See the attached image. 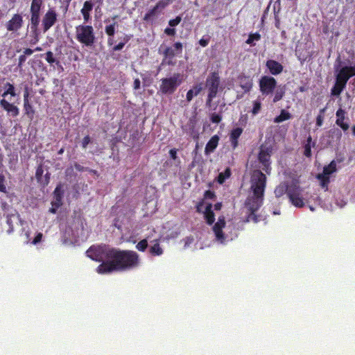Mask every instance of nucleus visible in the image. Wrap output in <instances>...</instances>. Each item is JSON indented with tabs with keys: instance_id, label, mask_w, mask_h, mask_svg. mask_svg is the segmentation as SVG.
I'll return each mask as SVG.
<instances>
[{
	"instance_id": "48",
	"label": "nucleus",
	"mask_w": 355,
	"mask_h": 355,
	"mask_svg": "<svg viewBox=\"0 0 355 355\" xmlns=\"http://www.w3.org/2000/svg\"><path fill=\"white\" fill-rule=\"evenodd\" d=\"M46 60L51 64L56 62L55 58L53 57V53L51 51H49L46 53Z\"/></svg>"
},
{
	"instance_id": "30",
	"label": "nucleus",
	"mask_w": 355,
	"mask_h": 355,
	"mask_svg": "<svg viewBox=\"0 0 355 355\" xmlns=\"http://www.w3.org/2000/svg\"><path fill=\"white\" fill-rule=\"evenodd\" d=\"M131 37H132L131 35L124 34L123 37H122L121 38V41L119 42V44H117L116 45L113 44L112 46V51H119L122 50L123 49L124 46L125 45V44L130 41Z\"/></svg>"
},
{
	"instance_id": "28",
	"label": "nucleus",
	"mask_w": 355,
	"mask_h": 355,
	"mask_svg": "<svg viewBox=\"0 0 355 355\" xmlns=\"http://www.w3.org/2000/svg\"><path fill=\"white\" fill-rule=\"evenodd\" d=\"M204 216L206 220V223L211 225L215 221V214L212 210V205L208 204L205 207V211H204Z\"/></svg>"
},
{
	"instance_id": "60",
	"label": "nucleus",
	"mask_w": 355,
	"mask_h": 355,
	"mask_svg": "<svg viewBox=\"0 0 355 355\" xmlns=\"http://www.w3.org/2000/svg\"><path fill=\"white\" fill-rule=\"evenodd\" d=\"M31 40L30 41L31 44H37L40 40V35H31Z\"/></svg>"
},
{
	"instance_id": "50",
	"label": "nucleus",
	"mask_w": 355,
	"mask_h": 355,
	"mask_svg": "<svg viewBox=\"0 0 355 355\" xmlns=\"http://www.w3.org/2000/svg\"><path fill=\"white\" fill-rule=\"evenodd\" d=\"M0 192L6 193L5 177L2 173H0Z\"/></svg>"
},
{
	"instance_id": "44",
	"label": "nucleus",
	"mask_w": 355,
	"mask_h": 355,
	"mask_svg": "<svg viewBox=\"0 0 355 355\" xmlns=\"http://www.w3.org/2000/svg\"><path fill=\"white\" fill-rule=\"evenodd\" d=\"M285 94V90L283 88H280L276 90L275 96L273 98V102L276 103L280 101Z\"/></svg>"
},
{
	"instance_id": "7",
	"label": "nucleus",
	"mask_w": 355,
	"mask_h": 355,
	"mask_svg": "<svg viewBox=\"0 0 355 355\" xmlns=\"http://www.w3.org/2000/svg\"><path fill=\"white\" fill-rule=\"evenodd\" d=\"M263 197H259L257 196H252L248 197L245 201V206L248 207L249 214L247 217V221L253 220L257 223L258 221L256 212L261 207L263 204Z\"/></svg>"
},
{
	"instance_id": "64",
	"label": "nucleus",
	"mask_w": 355,
	"mask_h": 355,
	"mask_svg": "<svg viewBox=\"0 0 355 355\" xmlns=\"http://www.w3.org/2000/svg\"><path fill=\"white\" fill-rule=\"evenodd\" d=\"M49 180H50V173H46L44 176V182H42V184L44 186L48 185V184L49 183Z\"/></svg>"
},
{
	"instance_id": "52",
	"label": "nucleus",
	"mask_w": 355,
	"mask_h": 355,
	"mask_svg": "<svg viewBox=\"0 0 355 355\" xmlns=\"http://www.w3.org/2000/svg\"><path fill=\"white\" fill-rule=\"evenodd\" d=\"M91 142V138L89 135L85 136L82 141V147L86 148L87 145Z\"/></svg>"
},
{
	"instance_id": "51",
	"label": "nucleus",
	"mask_w": 355,
	"mask_h": 355,
	"mask_svg": "<svg viewBox=\"0 0 355 355\" xmlns=\"http://www.w3.org/2000/svg\"><path fill=\"white\" fill-rule=\"evenodd\" d=\"M182 20L180 16H177L175 19H171L168 21V24L170 26L174 27L178 26Z\"/></svg>"
},
{
	"instance_id": "12",
	"label": "nucleus",
	"mask_w": 355,
	"mask_h": 355,
	"mask_svg": "<svg viewBox=\"0 0 355 355\" xmlns=\"http://www.w3.org/2000/svg\"><path fill=\"white\" fill-rule=\"evenodd\" d=\"M167 5L164 0H160L153 8L149 10L144 15V21L153 24L157 15L161 12Z\"/></svg>"
},
{
	"instance_id": "17",
	"label": "nucleus",
	"mask_w": 355,
	"mask_h": 355,
	"mask_svg": "<svg viewBox=\"0 0 355 355\" xmlns=\"http://www.w3.org/2000/svg\"><path fill=\"white\" fill-rule=\"evenodd\" d=\"M0 105L12 117H16L19 114V108L14 104L7 101L5 98L0 101Z\"/></svg>"
},
{
	"instance_id": "47",
	"label": "nucleus",
	"mask_w": 355,
	"mask_h": 355,
	"mask_svg": "<svg viewBox=\"0 0 355 355\" xmlns=\"http://www.w3.org/2000/svg\"><path fill=\"white\" fill-rule=\"evenodd\" d=\"M31 35H40L38 24L30 23Z\"/></svg>"
},
{
	"instance_id": "40",
	"label": "nucleus",
	"mask_w": 355,
	"mask_h": 355,
	"mask_svg": "<svg viewBox=\"0 0 355 355\" xmlns=\"http://www.w3.org/2000/svg\"><path fill=\"white\" fill-rule=\"evenodd\" d=\"M231 175V171L229 168H226L224 172L220 173L218 176V182L223 184L225 180Z\"/></svg>"
},
{
	"instance_id": "43",
	"label": "nucleus",
	"mask_w": 355,
	"mask_h": 355,
	"mask_svg": "<svg viewBox=\"0 0 355 355\" xmlns=\"http://www.w3.org/2000/svg\"><path fill=\"white\" fill-rule=\"evenodd\" d=\"M223 119L221 113L214 112L210 114V121L213 123H219Z\"/></svg>"
},
{
	"instance_id": "15",
	"label": "nucleus",
	"mask_w": 355,
	"mask_h": 355,
	"mask_svg": "<svg viewBox=\"0 0 355 355\" xmlns=\"http://www.w3.org/2000/svg\"><path fill=\"white\" fill-rule=\"evenodd\" d=\"M225 220L224 216L219 217L218 221L213 226V231L216 236V239L220 243H223L225 240V237L223 232V229L225 227Z\"/></svg>"
},
{
	"instance_id": "35",
	"label": "nucleus",
	"mask_w": 355,
	"mask_h": 355,
	"mask_svg": "<svg viewBox=\"0 0 355 355\" xmlns=\"http://www.w3.org/2000/svg\"><path fill=\"white\" fill-rule=\"evenodd\" d=\"M40 12H41V10H30V13H31L30 23L40 24Z\"/></svg>"
},
{
	"instance_id": "46",
	"label": "nucleus",
	"mask_w": 355,
	"mask_h": 355,
	"mask_svg": "<svg viewBox=\"0 0 355 355\" xmlns=\"http://www.w3.org/2000/svg\"><path fill=\"white\" fill-rule=\"evenodd\" d=\"M261 108V101H258V100L254 101L253 102V108L252 110V114H254V115L257 114L260 112Z\"/></svg>"
},
{
	"instance_id": "25",
	"label": "nucleus",
	"mask_w": 355,
	"mask_h": 355,
	"mask_svg": "<svg viewBox=\"0 0 355 355\" xmlns=\"http://www.w3.org/2000/svg\"><path fill=\"white\" fill-rule=\"evenodd\" d=\"M203 89L202 83H196L193 86V88L189 89L186 94V99L188 102L192 101L195 96H198Z\"/></svg>"
},
{
	"instance_id": "34",
	"label": "nucleus",
	"mask_w": 355,
	"mask_h": 355,
	"mask_svg": "<svg viewBox=\"0 0 355 355\" xmlns=\"http://www.w3.org/2000/svg\"><path fill=\"white\" fill-rule=\"evenodd\" d=\"M317 179L320 180V186L322 188L327 189L328 185L330 182V178L329 176L326 175L323 173H319L316 176Z\"/></svg>"
},
{
	"instance_id": "59",
	"label": "nucleus",
	"mask_w": 355,
	"mask_h": 355,
	"mask_svg": "<svg viewBox=\"0 0 355 355\" xmlns=\"http://www.w3.org/2000/svg\"><path fill=\"white\" fill-rule=\"evenodd\" d=\"M324 116L322 115H318L316 117V125L320 127L323 123Z\"/></svg>"
},
{
	"instance_id": "4",
	"label": "nucleus",
	"mask_w": 355,
	"mask_h": 355,
	"mask_svg": "<svg viewBox=\"0 0 355 355\" xmlns=\"http://www.w3.org/2000/svg\"><path fill=\"white\" fill-rule=\"evenodd\" d=\"M266 176L260 170H254L251 176L250 189L254 196L263 197L266 187Z\"/></svg>"
},
{
	"instance_id": "13",
	"label": "nucleus",
	"mask_w": 355,
	"mask_h": 355,
	"mask_svg": "<svg viewBox=\"0 0 355 355\" xmlns=\"http://www.w3.org/2000/svg\"><path fill=\"white\" fill-rule=\"evenodd\" d=\"M336 71V78L347 84L350 78L355 76V65L344 66Z\"/></svg>"
},
{
	"instance_id": "6",
	"label": "nucleus",
	"mask_w": 355,
	"mask_h": 355,
	"mask_svg": "<svg viewBox=\"0 0 355 355\" xmlns=\"http://www.w3.org/2000/svg\"><path fill=\"white\" fill-rule=\"evenodd\" d=\"M182 82V75L175 73L173 76L161 80L159 91L163 94H172Z\"/></svg>"
},
{
	"instance_id": "57",
	"label": "nucleus",
	"mask_w": 355,
	"mask_h": 355,
	"mask_svg": "<svg viewBox=\"0 0 355 355\" xmlns=\"http://www.w3.org/2000/svg\"><path fill=\"white\" fill-rule=\"evenodd\" d=\"M209 42V38L205 39L204 37H202L199 40V44L202 47L207 46L208 45Z\"/></svg>"
},
{
	"instance_id": "38",
	"label": "nucleus",
	"mask_w": 355,
	"mask_h": 355,
	"mask_svg": "<svg viewBox=\"0 0 355 355\" xmlns=\"http://www.w3.org/2000/svg\"><path fill=\"white\" fill-rule=\"evenodd\" d=\"M150 253L153 256H159L162 254L163 250L160 247L159 243L157 241H156V243L150 247Z\"/></svg>"
},
{
	"instance_id": "8",
	"label": "nucleus",
	"mask_w": 355,
	"mask_h": 355,
	"mask_svg": "<svg viewBox=\"0 0 355 355\" xmlns=\"http://www.w3.org/2000/svg\"><path fill=\"white\" fill-rule=\"evenodd\" d=\"M302 189L297 184L292 183L288 192V198L291 203L297 207L304 206V199L301 197Z\"/></svg>"
},
{
	"instance_id": "42",
	"label": "nucleus",
	"mask_w": 355,
	"mask_h": 355,
	"mask_svg": "<svg viewBox=\"0 0 355 355\" xmlns=\"http://www.w3.org/2000/svg\"><path fill=\"white\" fill-rule=\"evenodd\" d=\"M43 5V0H31L30 10H41Z\"/></svg>"
},
{
	"instance_id": "36",
	"label": "nucleus",
	"mask_w": 355,
	"mask_h": 355,
	"mask_svg": "<svg viewBox=\"0 0 355 355\" xmlns=\"http://www.w3.org/2000/svg\"><path fill=\"white\" fill-rule=\"evenodd\" d=\"M261 40V35L259 33H250L248 38L245 41V43L250 45L251 46H255L254 41H259Z\"/></svg>"
},
{
	"instance_id": "11",
	"label": "nucleus",
	"mask_w": 355,
	"mask_h": 355,
	"mask_svg": "<svg viewBox=\"0 0 355 355\" xmlns=\"http://www.w3.org/2000/svg\"><path fill=\"white\" fill-rule=\"evenodd\" d=\"M58 15L53 8H49L43 16L42 26L43 33L47 32L57 21Z\"/></svg>"
},
{
	"instance_id": "63",
	"label": "nucleus",
	"mask_w": 355,
	"mask_h": 355,
	"mask_svg": "<svg viewBox=\"0 0 355 355\" xmlns=\"http://www.w3.org/2000/svg\"><path fill=\"white\" fill-rule=\"evenodd\" d=\"M26 102H29V92L27 89H26L24 93V103Z\"/></svg>"
},
{
	"instance_id": "2",
	"label": "nucleus",
	"mask_w": 355,
	"mask_h": 355,
	"mask_svg": "<svg viewBox=\"0 0 355 355\" xmlns=\"http://www.w3.org/2000/svg\"><path fill=\"white\" fill-rule=\"evenodd\" d=\"M113 249L105 244L92 245L86 251V255L92 260L103 263L110 260Z\"/></svg>"
},
{
	"instance_id": "14",
	"label": "nucleus",
	"mask_w": 355,
	"mask_h": 355,
	"mask_svg": "<svg viewBox=\"0 0 355 355\" xmlns=\"http://www.w3.org/2000/svg\"><path fill=\"white\" fill-rule=\"evenodd\" d=\"M23 17L21 14H14L12 18L6 24V28L8 31L17 32L23 26Z\"/></svg>"
},
{
	"instance_id": "21",
	"label": "nucleus",
	"mask_w": 355,
	"mask_h": 355,
	"mask_svg": "<svg viewBox=\"0 0 355 355\" xmlns=\"http://www.w3.org/2000/svg\"><path fill=\"white\" fill-rule=\"evenodd\" d=\"M175 55L177 54L172 47H166L163 51L164 58L162 60V64L173 65L174 64L173 60L174 59Z\"/></svg>"
},
{
	"instance_id": "10",
	"label": "nucleus",
	"mask_w": 355,
	"mask_h": 355,
	"mask_svg": "<svg viewBox=\"0 0 355 355\" xmlns=\"http://www.w3.org/2000/svg\"><path fill=\"white\" fill-rule=\"evenodd\" d=\"M276 85L277 81L273 77L263 76L259 80V88L263 94L268 95L272 93Z\"/></svg>"
},
{
	"instance_id": "39",
	"label": "nucleus",
	"mask_w": 355,
	"mask_h": 355,
	"mask_svg": "<svg viewBox=\"0 0 355 355\" xmlns=\"http://www.w3.org/2000/svg\"><path fill=\"white\" fill-rule=\"evenodd\" d=\"M311 142H312V138L311 136H309L306 139V143L304 145V155L306 157H310L311 156Z\"/></svg>"
},
{
	"instance_id": "19",
	"label": "nucleus",
	"mask_w": 355,
	"mask_h": 355,
	"mask_svg": "<svg viewBox=\"0 0 355 355\" xmlns=\"http://www.w3.org/2000/svg\"><path fill=\"white\" fill-rule=\"evenodd\" d=\"M266 66L270 71V73L275 76L280 74L284 69L283 65L274 60H267Z\"/></svg>"
},
{
	"instance_id": "58",
	"label": "nucleus",
	"mask_w": 355,
	"mask_h": 355,
	"mask_svg": "<svg viewBox=\"0 0 355 355\" xmlns=\"http://www.w3.org/2000/svg\"><path fill=\"white\" fill-rule=\"evenodd\" d=\"M177 151L176 148H172L169 150V155L171 159H177Z\"/></svg>"
},
{
	"instance_id": "54",
	"label": "nucleus",
	"mask_w": 355,
	"mask_h": 355,
	"mask_svg": "<svg viewBox=\"0 0 355 355\" xmlns=\"http://www.w3.org/2000/svg\"><path fill=\"white\" fill-rule=\"evenodd\" d=\"M204 196L205 198L214 199L215 197V194H214V192H213L210 190H207L205 192Z\"/></svg>"
},
{
	"instance_id": "31",
	"label": "nucleus",
	"mask_w": 355,
	"mask_h": 355,
	"mask_svg": "<svg viewBox=\"0 0 355 355\" xmlns=\"http://www.w3.org/2000/svg\"><path fill=\"white\" fill-rule=\"evenodd\" d=\"M3 87L5 89V91L1 95L2 97L5 98L8 95H10L11 96L13 97L16 96L15 88L13 84L7 82L4 85Z\"/></svg>"
},
{
	"instance_id": "18",
	"label": "nucleus",
	"mask_w": 355,
	"mask_h": 355,
	"mask_svg": "<svg viewBox=\"0 0 355 355\" xmlns=\"http://www.w3.org/2000/svg\"><path fill=\"white\" fill-rule=\"evenodd\" d=\"M243 132V129L240 127L232 129L230 133V141L233 150H235L239 146V139Z\"/></svg>"
},
{
	"instance_id": "53",
	"label": "nucleus",
	"mask_w": 355,
	"mask_h": 355,
	"mask_svg": "<svg viewBox=\"0 0 355 355\" xmlns=\"http://www.w3.org/2000/svg\"><path fill=\"white\" fill-rule=\"evenodd\" d=\"M42 236L43 234L41 232L37 233L32 241L33 244L36 245L42 241Z\"/></svg>"
},
{
	"instance_id": "62",
	"label": "nucleus",
	"mask_w": 355,
	"mask_h": 355,
	"mask_svg": "<svg viewBox=\"0 0 355 355\" xmlns=\"http://www.w3.org/2000/svg\"><path fill=\"white\" fill-rule=\"evenodd\" d=\"M74 167L78 171H80V172H83V171H85V168L78 163H75Z\"/></svg>"
},
{
	"instance_id": "49",
	"label": "nucleus",
	"mask_w": 355,
	"mask_h": 355,
	"mask_svg": "<svg viewBox=\"0 0 355 355\" xmlns=\"http://www.w3.org/2000/svg\"><path fill=\"white\" fill-rule=\"evenodd\" d=\"M182 44L180 42H177L173 44V49L177 55L182 54Z\"/></svg>"
},
{
	"instance_id": "26",
	"label": "nucleus",
	"mask_w": 355,
	"mask_h": 355,
	"mask_svg": "<svg viewBox=\"0 0 355 355\" xmlns=\"http://www.w3.org/2000/svg\"><path fill=\"white\" fill-rule=\"evenodd\" d=\"M241 87L245 92H248L251 90L253 83L252 80L250 76H240L239 77Z\"/></svg>"
},
{
	"instance_id": "27",
	"label": "nucleus",
	"mask_w": 355,
	"mask_h": 355,
	"mask_svg": "<svg viewBox=\"0 0 355 355\" xmlns=\"http://www.w3.org/2000/svg\"><path fill=\"white\" fill-rule=\"evenodd\" d=\"M347 84L336 78L334 85L331 89V94L334 96H338L346 87Z\"/></svg>"
},
{
	"instance_id": "33",
	"label": "nucleus",
	"mask_w": 355,
	"mask_h": 355,
	"mask_svg": "<svg viewBox=\"0 0 355 355\" xmlns=\"http://www.w3.org/2000/svg\"><path fill=\"white\" fill-rule=\"evenodd\" d=\"M291 117L292 116L288 112L286 111L285 110H282L280 114L274 119V122L276 123H279L282 121L290 119Z\"/></svg>"
},
{
	"instance_id": "45",
	"label": "nucleus",
	"mask_w": 355,
	"mask_h": 355,
	"mask_svg": "<svg viewBox=\"0 0 355 355\" xmlns=\"http://www.w3.org/2000/svg\"><path fill=\"white\" fill-rule=\"evenodd\" d=\"M148 247V241L146 239H142L136 245L137 250L141 252H144Z\"/></svg>"
},
{
	"instance_id": "29",
	"label": "nucleus",
	"mask_w": 355,
	"mask_h": 355,
	"mask_svg": "<svg viewBox=\"0 0 355 355\" xmlns=\"http://www.w3.org/2000/svg\"><path fill=\"white\" fill-rule=\"evenodd\" d=\"M291 189V184L288 185L286 183L283 182L276 187L275 189V194L277 198L283 196L285 193L288 196V192Z\"/></svg>"
},
{
	"instance_id": "55",
	"label": "nucleus",
	"mask_w": 355,
	"mask_h": 355,
	"mask_svg": "<svg viewBox=\"0 0 355 355\" xmlns=\"http://www.w3.org/2000/svg\"><path fill=\"white\" fill-rule=\"evenodd\" d=\"M164 33L169 36H173L175 34V29L171 28H166L164 29Z\"/></svg>"
},
{
	"instance_id": "61",
	"label": "nucleus",
	"mask_w": 355,
	"mask_h": 355,
	"mask_svg": "<svg viewBox=\"0 0 355 355\" xmlns=\"http://www.w3.org/2000/svg\"><path fill=\"white\" fill-rule=\"evenodd\" d=\"M141 82L139 78H136L133 83V87L135 89H139L140 88Z\"/></svg>"
},
{
	"instance_id": "5",
	"label": "nucleus",
	"mask_w": 355,
	"mask_h": 355,
	"mask_svg": "<svg viewBox=\"0 0 355 355\" xmlns=\"http://www.w3.org/2000/svg\"><path fill=\"white\" fill-rule=\"evenodd\" d=\"M220 78L218 72H211L206 79V87L208 89V94L206 101V105L210 106L214 98L217 96L220 86Z\"/></svg>"
},
{
	"instance_id": "23",
	"label": "nucleus",
	"mask_w": 355,
	"mask_h": 355,
	"mask_svg": "<svg viewBox=\"0 0 355 355\" xmlns=\"http://www.w3.org/2000/svg\"><path fill=\"white\" fill-rule=\"evenodd\" d=\"M117 26L116 22H114L112 24L107 25L105 27V32L108 36L107 38V44L109 46H112L115 43V40L114 39V35L116 31V26Z\"/></svg>"
},
{
	"instance_id": "22",
	"label": "nucleus",
	"mask_w": 355,
	"mask_h": 355,
	"mask_svg": "<svg viewBox=\"0 0 355 355\" xmlns=\"http://www.w3.org/2000/svg\"><path fill=\"white\" fill-rule=\"evenodd\" d=\"M219 140L220 137L217 135H215L210 138V139L208 141L205 146V155H209L216 150L218 145Z\"/></svg>"
},
{
	"instance_id": "41",
	"label": "nucleus",
	"mask_w": 355,
	"mask_h": 355,
	"mask_svg": "<svg viewBox=\"0 0 355 355\" xmlns=\"http://www.w3.org/2000/svg\"><path fill=\"white\" fill-rule=\"evenodd\" d=\"M43 173H44V169H43L42 164H40L36 168L35 178H36L37 182H39L40 184L42 183Z\"/></svg>"
},
{
	"instance_id": "32",
	"label": "nucleus",
	"mask_w": 355,
	"mask_h": 355,
	"mask_svg": "<svg viewBox=\"0 0 355 355\" xmlns=\"http://www.w3.org/2000/svg\"><path fill=\"white\" fill-rule=\"evenodd\" d=\"M336 162L332 160L327 166L323 168V174L329 176L331 174L336 171Z\"/></svg>"
},
{
	"instance_id": "24",
	"label": "nucleus",
	"mask_w": 355,
	"mask_h": 355,
	"mask_svg": "<svg viewBox=\"0 0 355 355\" xmlns=\"http://www.w3.org/2000/svg\"><path fill=\"white\" fill-rule=\"evenodd\" d=\"M337 116V119L336 123L340 126L344 131H346L349 129V125L347 123L344 122L345 112L342 108H339L336 113Z\"/></svg>"
},
{
	"instance_id": "3",
	"label": "nucleus",
	"mask_w": 355,
	"mask_h": 355,
	"mask_svg": "<svg viewBox=\"0 0 355 355\" xmlns=\"http://www.w3.org/2000/svg\"><path fill=\"white\" fill-rule=\"evenodd\" d=\"M76 39L85 46H92L96 42L93 26L91 25L77 26L76 27Z\"/></svg>"
},
{
	"instance_id": "1",
	"label": "nucleus",
	"mask_w": 355,
	"mask_h": 355,
	"mask_svg": "<svg viewBox=\"0 0 355 355\" xmlns=\"http://www.w3.org/2000/svg\"><path fill=\"white\" fill-rule=\"evenodd\" d=\"M139 263V256L136 252L114 248L110 260L101 263L96 268V272L104 275L115 271L130 270L138 267Z\"/></svg>"
},
{
	"instance_id": "16",
	"label": "nucleus",
	"mask_w": 355,
	"mask_h": 355,
	"mask_svg": "<svg viewBox=\"0 0 355 355\" xmlns=\"http://www.w3.org/2000/svg\"><path fill=\"white\" fill-rule=\"evenodd\" d=\"M53 201L51 202L53 207H60L62 205V198L64 196L63 184L59 183L57 184L53 193Z\"/></svg>"
},
{
	"instance_id": "56",
	"label": "nucleus",
	"mask_w": 355,
	"mask_h": 355,
	"mask_svg": "<svg viewBox=\"0 0 355 355\" xmlns=\"http://www.w3.org/2000/svg\"><path fill=\"white\" fill-rule=\"evenodd\" d=\"M26 60V56L25 55H21L19 57L18 67H21Z\"/></svg>"
},
{
	"instance_id": "37",
	"label": "nucleus",
	"mask_w": 355,
	"mask_h": 355,
	"mask_svg": "<svg viewBox=\"0 0 355 355\" xmlns=\"http://www.w3.org/2000/svg\"><path fill=\"white\" fill-rule=\"evenodd\" d=\"M24 110L25 114L27 115L28 118L32 119L35 114V110L30 102H26L24 103Z\"/></svg>"
},
{
	"instance_id": "20",
	"label": "nucleus",
	"mask_w": 355,
	"mask_h": 355,
	"mask_svg": "<svg viewBox=\"0 0 355 355\" xmlns=\"http://www.w3.org/2000/svg\"><path fill=\"white\" fill-rule=\"evenodd\" d=\"M93 0L85 1L83 3V6L80 10V12L83 15L85 22H88L91 19L90 12L92 10L94 5Z\"/></svg>"
},
{
	"instance_id": "9",
	"label": "nucleus",
	"mask_w": 355,
	"mask_h": 355,
	"mask_svg": "<svg viewBox=\"0 0 355 355\" xmlns=\"http://www.w3.org/2000/svg\"><path fill=\"white\" fill-rule=\"evenodd\" d=\"M272 155V149L270 148L261 147L258 155V159L261 164V168L266 173L270 174L271 171L270 157Z\"/></svg>"
}]
</instances>
